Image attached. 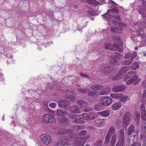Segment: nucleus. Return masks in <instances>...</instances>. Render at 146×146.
Segmentation results:
<instances>
[{
	"label": "nucleus",
	"instance_id": "nucleus-1",
	"mask_svg": "<svg viewBox=\"0 0 146 146\" xmlns=\"http://www.w3.org/2000/svg\"><path fill=\"white\" fill-rule=\"evenodd\" d=\"M116 14L107 13L102 15V16L104 20L108 21L109 25H111V30L112 32L115 34L121 33L123 31V27H126L124 23H120V18L119 15Z\"/></svg>",
	"mask_w": 146,
	"mask_h": 146
},
{
	"label": "nucleus",
	"instance_id": "nucleus-2",
	"mask_svg": "<svg viewBox=\"0 0 146 146\" xmlns=\"http://www.w3.org/2000/svg\"><path fill=\"white\" fill-rule=\"evenodd\" d=\"M83 128V126L82 125H76L73 126L72 130H70L69 129H64L60 131L58 133L59 134L61 135L66 134H69V136L70 137H71L72 138H73V137H72V133L74 132V130L77 131Z\"/></svg>",
	"mask_w": 146,
	"mask_h": 146
},
{
	"label": "nucleus",
	"instance_id": "nucleus-3",
	"mask_svg": "<svg viewBox=\"0 0 146 146\" xmlns=\"http://www.w3.org/2000/svg\"><path fill=\"white\" fill-rule=\"evenodd\" d=\"M107 4L108 7L111 8V9L107 10V12L108 13L111 14L113 13L115 14L118 13V7H117L118 6L117 4L112 0H109Z\"/></svg>",
	"mask_w": 146,
	"mask_h": 146
},
{
	"label": "nucleus",
	"instance_id": "nucleus-4",
	"mask_svg": "<svg viewBox=\"0 0 146 146\" xmlns=\"http://www.w3.org/2000/svg\"><path fill=\"white\" fill-rule=\"evenodd\" d=\"M116 55V56H111L109 57L110 63L114 66L119 65L120 62V58L123 57V56L121 54L117 53Z\"/></svg>",
	"mask_w": 146,
	"mask_h": 146
},
{
	"label": "nucleus",
	"instance_id": "nucleus-5",
	"mask_svg": "<svg viewBox=\"0 0 146 146\" xmlns=\"http://www.w3.org/2000/svg\"><path fill=\"white\" fill-rule=\"evenodd\" d=\"M56 121L54 117L50 114H44L42 117V121L47 123H54Z\"/></svg>",
	"mask_w": 146,
	"mask_h": 146
},
{
	"label": "nucleus",
	"instance_id": "nucleus-6",
	"mask_svg": "<svg viewBox=\"0 0 146 146\" xmlns=\"http://www.w3.org/2000/svg\"><path fill=\"white\" fill-rule=\"evenodd\" d=\"M131 117L129 113H126L123 116L122 120L123 125L124 127H127L130 123Z\"/></svg>",
	"mask_w": 146,
	"mask_h": 146
},
{
	"label": "nucleus",
	"instance_id": "nucleus-7",
	"mask_svg": "<svg viewBox=\"0 0 146 146\" xmlns=\"http://www.w3.org/2000/svg\"><path fill=\"white\" fill-rule=\"evenodd\" d=\"M112 102V100L110 97H103L100 100L102 106H108L111 104Z\"/></svg>",
	"mask_w": 146,
	"mask_h": 146
},
{
	"label": "nucleus",
	"instance_id": "nucleus-8",
	"mask_svg": "<svg viewBox=\"0 0 146 146\" xmlns=\"http://www.w3.org/2000/svg\"><path fill=\"white\" fill-rule=\"evenodd\" d=\"M58 105L59 107L67 109L70 107V104L69 101L66 100H61L59 101Z\"/></svg>",
	"mask_w": 146,
	"mask_h": 146
},
{
	"label": "nucleus",
	"instance_id": "nucleus-9",
	"mask_svg": "<svg viewBox=\"0 0 146 146\" xmlns=\"http://www.w3.org/2000/svg\"><path fill=\"white\" fill-rule=\"evenodd\" d=\"M79 117L81 119L87 120L94 119L93 113L91 112L82 113L80 115Z\"/></svg>",
	"mask_w": 146,
	"mask_h": 146
},
{
	"label": "nucleus",
	"instance_id": "nucleus-10",
	"mask_svg": "<svg viewBox=\"0 0 146 146\" xmlns=\"http://www.w3.org/2000/svg\"><path fill=\"white\" fill-rule=\"evenodd\" d=\"M40 137L42 143L46 145H48L51 141V137L48 135L43 134Z\"/></svg>",
	"mask_w": 146,
	"mask_h": 146
},
{
	"label": "nucleus",
	"instance_id": "nucleus-11",
	"mask_svg": "<svg viewBox=\"0 0 146 146\" xmlns=\"http://www.w3.org/2000/svg\"><path fill=\"white\" fill-rule=\"evenodd\" d=\"M117 45H118L115 43L113 45H112L109 42H106L104 44V47L106 50L113 51L117 49V48H116V46Z\"/></svg>",
	"mask_w": 146,
	"mask_h": 146
},
{
	"label": "nucleus",
	"instance_id": "nucleus-12",
	"mask_svg": "<svg viewBox=\"0 0 146 146\" xmlns=\"http://www.w3.org/2000/svg\"><path fill=\"white\" fill-rule=\"evenodd\" d=\"M87 133L86 131L85 130H82L80 131L79 133V135L82 137V140L81 141V143L82 144H84L85 143V140L89 138V135H87L85 136Z\"/></svg>",
	"mask_w": 146,
	"mask_h": 146
},
{
	"label": "nucleus",
	"instance_id": "nucleus-13",
	"mask_svg": "<svg viewBox=\"0 0 146 146\" xmlns=\"http://www.w3.org/2000/svg\"><path fill=\"white\" fill-rule=\"evenodd\" d=\"M99 70L102 72L106 73H109L111 72L110 66L107 65H104L103 67L101 66L100 67Z\"/></svg>",
	"mask_w": 146,
	"mask_h": 146
},
{
	"label": "nucleus",
	"instance_id": "nucleus-14",
	"mask_svg": "<svg viewBox=\"0 0 146 146\" xmlns=\"http://www.w3.org/2000/svg\"><path fill=\"white\" fill-rule=\"evenodd\" d=\"M125 86L123 85H118L114 86L112 88V90L115 92H119L124 90Z\"/></svg>",
	"mask_w": 146,
	"mask_h": 146
},
{
	"label": "nucleus",
	"instance_id": "nucleus-15",
	"mask_svg": "<svg viewBox=\"0 0 146 146\" xmlns=\"http://www.w3.org/2000/svg\"><path fill=\"white\" fill-rule=\"evenodd\" d=\"M70 111L72 113H80L82 111L78 106L74 105L70 107Z\"/></svg>",
	"mask_w": 146,
	"mask_h": 146
},
{
	"label": "nucleus",
	"instance_id": "nucleus-16",
	"mask_svg": "<svg viewBox=\"0 0 146 146\" xmlns=\"http://www.w3.org/2000/svg\"><path fill=\"white\" fill-rule=\"evenodd\" d=\"M126 72L124 68H122L120 71V72L117 74L116 76L113 77L114 80H119L123 77V74H125Z\"/></svg>",
	"mask_w": 146,
	"mask_h": 146
},
{
	"label": "nucleus",
	"instance_id": "nucleus-17",
	"mask_svg": "<svg viewBox=\"0 0 146 146\" xmlns=\"http://www.w3.org/2000/svg\"><path fill=\"white\" fill-rule=\"evenodd\" d=\"M137 76L135 75V76L131 78V79H129L126 81V85H129L133 83H134V85H136L137 84Z\"/></svg>",
	"mask_w": 146,
	"mask_h": 146
},
{
	"label": "nucleus",
	"instance_id": "nucleus-18",
	"mask_svg": "<svg viewBox=\"0 0 146 146\" xmlns=\"http://www.w3.org/2000/svg\"><path fill=\"white\" fill-rule=\"evenodd\" d=\"M106 119H96L94 122V125L97 127L100 125L102 123H104Z\"/></svg>",
	"mask_w": 146,
	"mask_h": 146
},
{
	"label": "nucleus",
	"instance_id": "nucleus-19",
	"mask_svg": "<svg viewBox=\"0 0 146 146\" xmlns=\"http://www.w3.org/2000/svg\"><path fill=\"white\" fill-rule=\"evenodd\" d=\"M121 104L120 102H117L112 104L111 107L113 110L116 111L119 109L121 108Z\"/></svg>",
	"mask_w": 146,
	"mask_h": 146
},
{
	"label": "nucleus",
	"instance_id": "nucleus-20",
	"mask_svg": "<svg viewBox=\"0 0 146 146\" xmlns=\"http://www.w3.org/2000/svg\"><path fill=\"white\" fill-rule=\"evenodd\" d=\"M88 94L90 96L96 98L99 95L100 92L97 91L90 90L88 92Z\"/></svg>",
	"mask_w": 146,
	"mask_h": 146
},
{
	"label": "nucleus",
	"instance_id": "nucleus-21",
	"mask_svg": "<svg viewBox=\"0 0 146 146\" xmlns=\"http://www.w3.org/2000/svg\"><path fill=\"white\" fill-rule=\"evenodd\" d=\"M110 114V111L109 110H106L101 112H97L95 115L99 114L103 117H107Z\"/></svg>",
	"mask_w": 146,
	"mask_h": 146
},
{
	"label": "nucleus",
	"instance_id": "nucleus-22",
	"mask_svg": "<svg viewBox=\"0 0 146 146\" xmlns=\"http://www.w3.org/2000/svg\"><path fill=\"white\" fill-rule=\"evenodd\" d=\"M108 29L107 28L105 29H104L102 33L100 35V40H102L104 39L107 36V34L108 32Z\"/></svg>",
	"mask_w": 146,
	"mask_h": 146
},
{
	"label": "nucleus",
	"instance_id": "nucleus-23",
	"mask_svg": "<svg viewBox=\"0 0 146 146\" xmlns=\"http://www.w3.org/2000/svg\"><path fill=\"white\" fill-rule=\"evenodd\" d=\"M56 113L57 115L63 117L66 115V111L61 109H58Z\"/></svg>",
	"mask_w": 146,
	"mask_h": 146
},
{
	"label": "nucleus",
	"instance_id": "nucleus-24",
	"mask_svg": "<svg viewBox=\"0 0 146 146\" xmlns=\"http://www.w3.org/2000/svg\"><path fill=\"white\" fill-rule=\"evenodd\" d=\"M116 133V129L114 128L113 125H111L110 127L108 132L107 134L111 136V135L115 134Z\"/></svg>",
	"mask_w": 146,
	"mask_h": 146
},
{
	"label": "nucleus",
	"instance_id": "nucleus-25",
	"mask_svg": "<svg viewBox=\"0 0 146 146\" xmlns=\"http://www.w3.org/2000/svg\"><path fill=\"white\" fill-rule=\"evenodd\" d=\"M113 39L114 42H115L116 43H115L118 45V46L117 45V46H116V48H119L118 46H119V45L117 43H119L120 44H121V40L120 39L119 37L116 36H113Z\"/></svg>",
	"mask_w": 146,
	"mask_h": 146
},
{
	"label": "nucleus",
	"instance_id": "nucleus-26",
	"mask_svg": "<svg viewBox=\"0 0 146 146\" xmlns=\"http://www.w3.org/2000/svg\"><path fill=\"white\" fill-rule=\"evenodd\" d=\"M110 89L108 87H106L103 89L100 92V94L101 95H106L109 93Z\"/></svg>",
	"mask_w": 146,
	"mask_h": 146
},
{
	"label": "nucleus",
	"instance_id": "nucleus-27",
	"mask_svg": "<svg viewBox=\"0 0 146 146\" xmlns=\"http://www.w3.org/2000/svg\"><path fill=\"white\" fill-rule=\"evenodd\" d=\"M103 87V85H100L99 84H95L92 85L90 88L91 90H97L101 89Z\"/></svg>",
	"mask_w": 146,
	"mask_h": 146
},
{
	"label": "nucleus",
	"instance_id": "nucleus-28",
	"mask_svg": "<svg viewBox=\"0 0 146 146\" xmlns=\"http://www.w3.org/2000/svg\"><path fill=\"white\" fill-rule=\"evenodd\" d=\"M77 103L81 107L85 108L87 106V103L85 101L82 100H80L78 101Z\"/></svg>",
	"mask_w": 146,
	"mask_h": 146
},
{
	"label": "nucleus",
	"instance_id": "nucleus-29",
	"mask_svg": "<svg viewBox=\"0 0 146 146\" xmlns=\"http://www.w3.org/2000/svg\"><path fill=\"white\" fill-rule=\"evenodd\" d=\"M146 121V110H142L141 111V121Z\"/></svg>",
	"mask_w": 146,
	"mask_h": 146
},
{
	"label": "nucleus",
	"instance_id": "nucleus-30",
	"mask_svg": "<svg viewBox=\"0 0 146 146\" xmlns=\"http://www.w3.org/2000/svg\"><path fill=\"white\" fill-rule=\"evenodd\" d=\"M135 74L134 72L131 71L128 72L124 78L125 81L127 79L130 78L133 76Z\"/></svg>",
	"mask_w": 146,
	"mask_h": 146
},
{
	"label": "nucleus",
	"instance_id": "nucleus-31",
	"mask_svg": "<svg viewBox=\"0 0 146 146\" xmlns=\"http://www.w3.org/2000/svg\"><path fill=\"white\" fill-rule=\"evenodd\" d=\"M122 94L121 93L112 94L110 95V97L115 99H119L122 96Z\"/></svg>",
	"mask_w": 146,
	"mask_h": 146
},
{
	"label": "nucleus",
	"instance_id": "nucleus-32",
	"mask_svg": "<svg viewBox=\"0 0 146 146\" xmlns=\"http://www.w3.org/2000/svg\"><path fill=\"white\" fill-rule=\"evenodd\" d=\"M134 131V127L132 125L129 127L128 129V131L127 133L129 135H130V136H131V134L133 133V131Z\"/></svg>",
	"mask_w": 146,
	"mask_h": 146
},
{
	"label": "nucleus",
	"instance_id": "nucleus-33",
	"mask_svg": "<svg viewBox=\"0 0 146 146\" xmlns=\"http://www.w3.org/2000/svg\"><path fill=\"white\" fill-rule=\"evenodd\" d=\"M119 139L124 141V133L123 129H121L120 130Z\"/></svg>",
	"mask_w": 146,
	"mask_h": 146
},
{
	"label": "nucleus",
	"instance_id": "nucleus-34",
	"mask_svg": "<svg viewBox=\"0 0 146 146\" xmlns=\"http://www.w3.org/2000/svg\"><path fill=\"white\" fill-rule=\"evenodd\" d=\"M117 138V135L116 134H114L111 139V145H115V143Z\"/></svg>",
	"mask_w": 146,
	"mask_h": 146
},
{
	"label": "nucleus",
	"instance_id": "nucleus-35",
	"mask_svg": "<svg viewBox=\"0 0 146 146\" xmlns=\"http://www.w3.org/2000/svg\"><path fill=\"white\" fill-rule=\"evenodd\" d=\"M60 123L64 124H66L68 123L69 121V119L65 117H62L61 119H60V121H59Z\"/></svg>",
	"mask_w": 146,
	"mask_h": 146
},
{
	"label": "nucleus",
	"instance_id": "nucleus-36",
	"mask_svg": "<svg viewBox=\"0 0 146 146\" xmlns=\"http://www.w3.org/2000/svg\"><path fill=\"white\" fill-rule=\"evenodd\" d=\"M101 105H102L100 102V103L96 104L94 105V108L96 111H99L101 110H102Z\"/></svg>",
	"mask_w": 146,
	"mask_h": 146
},
{
	"label": "nucleus",
	"instance_id": "nucleus-37",
	"mask_svg": "<svg viewBox=\"0 0 146 146\" xmlns=\"http://www.w3.org/2000/svg\"><path fill=\"white\" fill-rule=\"evenodd\" d=\"M88 89L87 88H78L77 89V90L78 92H81L84 94L87 93L88 92Z\"/></svg>",
	"mask_w": 146,
	"mask_h": 146
},
{
	"label": "nucleus",
	"instance_id": "nucleus-38",
	"mask_svg": "<svg viewBox=\"0 0 146 146\" xmlns=\"http://www.w3.org/2000/svg\"><path fill=\"white\" fill-rule=\"evenodd\" d=\"M82 119L80 118L78 119L76 118L74 120H72V122L75 123L82 124L83 123V121L82 120Z\"/></svg>",
	"mask_w": 146,
	"mask_h": 146
},
{
	"label": "nucleus",
	"instance_id": "nucleus-39",
	"mask_svg": "<svg viewBox=\"0 0 146 146\" xmlns=\"http://www.w3.org/2000/svg\"><path fill=\"white\" fill-rule=\"evenodd\" d=\"M125 144L124 141L119 139L116 143L115 146H125Z\"/></svg>",
	"mask_w": 146,
	"mask_h": 146
},
{
	"label": "nucleus",
	"instance_id": "nucleus-40",
	"mask_svg": "<svg viewBox=\"0 0 146 146\" xmlns=\"http://www.w3.org/2000/svg\"><path fill=\"white\" fill-rule=\"evenodd\" d=\"M87 3L90 5H94L95 4H98L99 2L96 0H86Z\"/></svg>",
	"mask_w": 146,
	"mask_h": 146
},
{
	"label": "nucleus",
	"instance_id": "nucleus-41",
	"mask_svg": "<svg viewBox=\"0 0 146 146\" xmlns=\"http://www.w3.org/2000/svg\"><path fill=\"white\" fill-rule=\"evenodd\" d=\"M120 101L121 102H124L128 101L129 100L128 96L126 95L123 96L120 98Z\"/></svg>",
	"mask_w": 146,
	"mask_h": 146
},
{
	"label": "nucleus",
	"instance_id": "nucleus-42",
	"mask_svg": "<svg viewBox=\"0 0 146 146\" xmlns=\"http://www.w3.org/2000/svg\"><path fill=\"white\" fill-rule=\"evenodd\" d=\"M132 62V59H128L123 61L122 62V64L123 65H128L130 64Z\"/></svg>",
	"mask_w": 146,
	"mask_h": 146
},
{
	"label": "nucleus",
	"instance_id": "nucleus-43",
	"mask_svg": "<svg viewBox=\"0 0 146 146\" xmlns=\"http://www.w3.org/2000/svg\"><path fill=\"white\" fill-rule=\"evenodd\" d=\"M141 129L144 133H146V122L143 121L141 124Z\"/></svg>",
	"mask_w": 146,
	"mask_h": 146
},
{
	"label": "nucleus",
	"instance_id": "nucleus-44",
	"mask_svg": "<svg viewBox=\"0 0 146 146\" xmlns=\"http://www.w3.org/2000/svg\"><path fill=\"white\" fill-rule=\"evenodd\" d=\"M65 97L66 98H70V101L72 102H74L76 99V97L73 96H70L65 95Z\"/></svg>",
	"mask_w": 146,
	"mask_h": 146
},
{
	"label": "nucleus",
	"instance_id": "nucleus-45",
	"mask_svg": "<svg viewBox=\"0 0 146 146\" xmlns=\"http://www.w3.org/2000/svg\"><path fill=\"white\" fill-rule=\"evenodd\" d=\"M111 137V136L106 134L104 143L105 144L108 143L110 142Z\"/></svg>",
	"mask_w": 146,
	"mask_h": 146
},
{
	"label": "nucleus",
	"instance_id": "nucleus-46",
	"mask_svg": "<svg viewBox=\"0 0 146 146\" xmlns=\"http://www.w3.org/2000/svg\"><path fill=\"white\" fill-rule=\"evenodd\" d=\"M146 134H142V133H141L140 135V140L143 142H144L146 139Z\"/></svg>",
	"mask_w": 146,
	"mask_h": 146
},
{
	"label": "nucleus",
	"instance_id": "nucleus-47",
	"mask_svg": "<svg viewBox=\"0 0 146 146\" xmlns=\"http://www.w3.org/2000/svg\"><path fill=\"white\" fill-rule=\"evenodd\" d=\"M68 144V143L66 142L60 141L57 142L56 146H64L66 144Z\"/></svg>",
	"mask_w": 146,
	"mask_h": 146
},
{
	"label": "nucleus",
	"instance_id": "nucleus-48",
	"mask_svg": "<svg viewBox=\"0 0 146 146\" xmlns=\"http://www.w3.org/2000/svg\"><path fill=\"white\" fill-rule=\"evenodd\" d=\"M130 6L134 10H136L137 9V2L135 1L133 4H130Z\"/></svg>",
	"mask_w": 146,
	"mask_h": 146
},
{
	"label": "nucleus",
	"instance_id": "nucleus-49",
	"mask_svg": "<svg viewBox=\"0 0 146 146\" xmlns=\"http://www.w3.org/2000/svg\"><path fill=\"white\" fill-rule=\"evenodd\" d=\"M9 46L10 47V49L12 50L13 48L15 47V42H12L9 44Z\"/></svg>",
	"mask_w": 146,
	"mask_h": 146
},
{
	"label": "nucleus",
	"instance_id": "nucleus-50",
	"mask_svg": "<svg viewBox=\"0 0 146 146\" xmlns=\"http://www.w3.org/2000/svg\"><path fill=\"white\" fill-rule=\"evenodd\" d=\"M141 102L143 103H146V95H143L141 97Z\"/></svg>",
	"mask_w": 146,
	"mask_h": 146
},
{
	"label": "nucleus",
	"instance_id": "nucleus-51",
	"mask_svg": "<svg viewBox=\"0 0 146 146\" xmlns=\"http://www.w3.org/2000/svg\"><path fill=\"white\" fill-rule=\"evenodd\" d=\"M103 141L102 140H99L95 144V146H101L102 144Z\"/></svg>",
	"mask_w": 146,
	"mask_h": 146
},
{
	"label": "nucleus",
	"instance_id": "nucleus-52",
	"mask_svg": "<svg viewBox=\"0 0 146 146\" xmlns=\"http://www.w3.org/2000/svg\"><path fill=\"white\" fill-rule=\"evenodd\" d=\"M131 68L134 70L137 69V62H135L134 63L132 64L131 65Z\"/></svg>",
	"mask_w": 146,
	"mask_h": 146
},
{
	"label": "nucleus",
	"instance_id": "nucleus-53",
	"mask_svg": "<svg viewBox=\"0 0 146 146\" xmlns=\"http://www.w3.org/2000/svg\"><path fill=\"white\" fill-rule=\"evenodd\" d=\"M77 115L76 114H70L69 115V117L70 118L72 119H74L76 118Z\"/></svg>",
	"mask_w": 146,
	"mask_h": 146
},
{
	"label": "nucleus",
	"instance_id": "nucleus-54",
	"mask_svg": "<svg viewBox=\"0 0 146 146\" xmlns=\"http://www.w3.org/2000/svg\"><path fill=\"white\" fill-rule=\"evenodd\" d=\"M131 58V54L128 53L126 54L125 56L124 57L125 59H129Z\"/></svg>",
	"mask_w": 146,
	"mask_h": 146
},
{
	"label": "nucleus",
	"instance_id": "nucleus-55",
	"mask_svg": "<svg viewBox=\"0 0 146 146\" xmlns=\"http://www.w3.org/2000/svg\"><path fill=\"white\" fill-rule=\"evenodd\" d=\"M56 105V104L55 102H51L49 104V106L52 108H55Z\"/></svg>",
	"mask_w": 146,
	"mask_h": 146
},
{
	"label": "nucleus",
	"instance_id": "nucleus-56",
	"mask_svg": "<svg viewBox=\"0 0 146 146\" xmlns=\"http://www.w3.org/2000/svg\"><path fill=\"white\" fill-rule=\"evenodd\" d=\"M90 15L93 16L95 15V13L93 11V9H91L87 12Z\"/></svg>",
	"mask_w": 146,
	"mask_h": 146
},
{
	"label": "nucleus",
	"instance_id": "nucleus-57",
	"mask_svg": "<svg viewBox=\"0 0 146 146\" xmlns=\"http://www.w3.org/2000/svg\"><path fill=\"white\" fill-rule=\"evenodd\" d=\"M4 55L6 56V57L8 58H13V55L11 54H7L6 52L5 53Z\"/></svg>",
	"mask_w": 146,
	"mask_h": 146
},
{
	"label": "nucleus",
	"instance_id": "nucleus-58",
	"mask_svg": "<svg viewBox=\"0 0 146 146\" xmlns=\"http://www.w3.org/2000/svg\"><path fill=\"white\" fill-rule=\"evenodd\" d=\"M137 55V52H134L132 54H131V59H133Z\"/></svg>",
	"mask_w": 146,
	"mask_h": 146
},
{
	"label": "nucleus",
	"instance_id": "nucleus-59",
	"mask_svg": "<svg viewBox=\"0 0 146 146\" xmlns=\"http://www.w3.org/2000/svg\"><path fill=\"white\" fill-rule=\"evenodd\" d=\"M145 105L144 104H142L140 106L141 110H145Z\"/></svg>",
	"mask_w": 146,
	"mask_h": 146
},
{
	"label": "nucleus",
	"instance_id": "nucleus-60",
	"mask_svg": "<svg viewBox=\"0 0 146 146\" xmlns=\"http://www.w3.org/2000/svg\"><path fill=\"white\" fill-rule=\"evenodd\" d=\"M80 75L82 76L83 77H85L86 78H88V76L86 74H83V73H80Z\"/></svg>",
	"mask_w": 146,
	"mask_h": 146
},
{
	"label": "nucleus",
	"instance_id": "nucleus-61",
	"mask_svg": "<svg viewBox=\"0 0 146 146\" xmlns=\"http://www.w3.org/2000/svg\"><path fill=\"white\" fill-rule=\"evenodd\" d=\"M86 26V25H85L84 27H81V28L79 26H77V29L79 31H80L82 29H83L84 27H85Z\"/></svg>",
	"mask_w": 146,
	"mask_h": 146
},
{
	"label": "nucleus",
	"instance_id": "nucleus-62",
	"mask_svg": "<svg viewBox=\"0 0 146 146\" xmlns=\"http://www.w3.org/2000/svg\"><path fill=\"white\" fill-rule=\"evenodd\" d=\"M0 75L1 76V78H0V81H2L3 80V74L0 73Z\"/></svg>",
	"mask_w": 146,
	"mask_h": 146
},
{
	"label": "nucleus",
	"instance_id": "nucleus-63",
	"mask_svg": "<svg viewBox=\"0 0 146 146\" xmlns=\"http://www.w3.org/2000/svg\"><path fill=\"white\" fill-rule=\"evenodd\" d=\"M4 52V48L2 46H0V52L2 53Z\"/></svg>",
	"mask_w": 146,
	"mask_h": 146
},
{
	"label": "nucleus",
	"instance_id": "nucleus-64",
	"mask_svg": "<svg viewBox=\"0 0 146 146\" xmlns=\"http://www.w3.org/2000/svg\"><path fill=\"white\" fill-rule=\"evenodd\" d=\"M78 7V6L77 5H74V8L75 9H77Z\"/></svg>",
	"mask_w": 146,
	"mask_h": 146
}]
</instances>
